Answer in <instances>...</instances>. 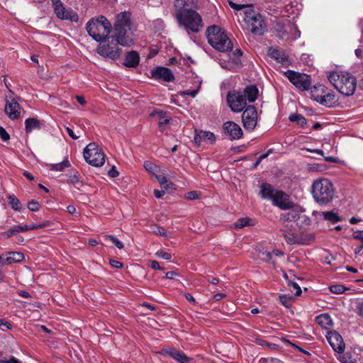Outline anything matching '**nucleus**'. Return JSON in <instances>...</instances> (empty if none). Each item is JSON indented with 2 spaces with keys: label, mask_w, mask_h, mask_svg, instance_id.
<instances>
[{
  "label": "nucleus",
  "mask_w": 363,
  "mask_h": 363,
  "mask_svg": "<svg viewBox=\"0 0 363 363\" xmlns=\"http://www.w3.org/2000/svg\"><path fill=\"white\" fill-rule=\"evenodd\" d=\"M131 21L129 12H121L116 16L113 34L99 41L98 53L106 57L116 60L119 57L122 46H130L133 43L131 37Z\"/></svg>",
  "instance_id": "1"
},
{
  "label": "nucleus",
  "mask_w": 363,
  "mask_h": 363,
  "mask_svg": "<svg viewBox=\"0 0 363 363\" xmlns=\"http://www.w3.org/2000/svg\"><path fill=\"white\" fill-rule=\"evenodd\" d=\"M176 18L179 27L183 28L189 34L199 33L203 27L201 15L191 9H179L176 13Z\"/></svg>",
  "instance_id": "2"
},
{
  "label": "nucleus",
  "mask_w": 363,
  "mask_h": 363,
  "mask_svg": "<svg viewBox=\"0 0 363 363\" xmlns=\"http://www.w3.org/2000/svg\"><path fill=\"white\" fill-rule=\"evenodd\" d=\"M311 193L318 203L326 205L333 201L335 196V188L329 179L320 178L313 182Z\"/></svg>",
  "instance_id": "3"
},
{
  "label": "nucleus",
  "mask_w": 363,
  "mask_h": 363,
  "mask_svg": "<svg viewBox=\"0 0 363 363\" xmlns=\"http://www.w3.org/2000/svg\"><path fill=\"white\" fill-rule=\"evenodd\" d=\"M328 78L342 94L349 96L354 93L357 81L355 77L350 73L333 72L329 74Z\"/></svg>",
  "instance_id": "4"
},
{
  "label": "nucleus",
  "mask_w": 363,
  "mask_h": 363,
  "mask_svg": "<svg viewBox=\"0 0 363 363\" xmlns=\"http://www.w3.org/2000/svg\"><path fill=\"white\" fill-rule=\"evenodd\" d=\"M207 38L209 44L216 50L225 52L233 50L232 40L225 30L218 26H211L208 28Z\"/></svg>",
  "instance_id": "5"
},
{
  "label": "nucleus",
  "mask_w": 363,
  "mask_h": 363,
  "mask_svg": "<svg viewBox=\"0 0 363 363\" xmlns=\"http://www.w3.org/2000/svg\"><path fill=\"white\" fill-rule=\"evenodd\" d=\"M111 28L110 22L103 16L97 18L90 19L86 25V29L89 35L97 42L101 41L109 36Z\"/></svg>",
  "instance_id": "6"
},
{
  "label": "nucleus",
  "mask_w": 363,
  "mask_h": 363,
  "mask_svg": "<svg viewBox=\"0 0 363 363\" xmlns=\"http://www.w3.org/2000/svg\"><path fill=\"white\" fill-rule=\"evenodd\" d=\"M281 231L289 245H308L314 240L313 234L296 232L291 225H286Z\"/></svg>",
  "instance_id": "7"
},
{
  "label": "nucleus",
  "mask_w": 363,
  "mask_h": 363,
  "mask_svg": "<svg viewBox=\"0 0 363 363\" xmlns=\"http://www.w3.org/2000/svg\"><path fill=\"white\" fill-rule=\"evenodd\" d=\"M273 30L277 37L285 41H293L298 38L301 32L296 24L288 23L284 24L281 22H276L273 26Z\"/></svg>",
  "instance_id": "8"
},
{
  "label": "nucleus",
  "mask_w": 363,
  "mask_h": 363,
  "mask_svg": "<svg viewBox=\"0 0 363 363\" xmlns=\"http://www.w3.org/2000/svg\"><path fill=\"white\" fill-rule=\"evenodd\" d=\"M86 162L94 167H101L105 162V155L95 143H89L84 150Z\"/></svg>",
  "instance_id": "9"
},
{
  "label": "nucleus",
  "mask_w": 363,
  "mask_h": 363,
  "mask_svg": "<svg viewBox=\"0 0 363 363\" xmlns=\"http://www.w3.org/2000/svg\"><path fill=\"white\" fill-rule=\"evenodd\" d=\"M244 21L247 28L254 35H262L264 34L266 26L262 16L259 13L251 12L245 13Z\"/></svg>",
  "instance_id": "10"
},
{
  "label": "nucleus",
  "mask_w": 363,
  "mask_h": 363,
  "mask_svg": "<svg viewBox=\"0 0 363 363\" xmlns=\"http://www.w3.org/2000/svg\"><path fill=\"white\" fill-rule=\"evenodd\" d=\"M285 75L289 80L301 91L309 89L311 85V79L308 74L288 70L285 72Z\"/></svg>",
  "instance_id": "11"
},
{
  "label": "nucleus",
  "mask_w": 363,
  "mask_h": 363,
  "mask_svg": "<svg viewBox=\"0 0 363 363\" xmlns=\"http://www.w3.org/2000/svg\"><path fill=\"white\" fill-rule=\"evenodd\" d=\"M227 102L233 112H240L247 107L246 99L241 91L229 92L227 95Z\"/></svg>",
  "instance_id": "12"
},
{
  "label": "nucleus",
  "mask_w": 363,
  "mask_h": 363,
  "mask_svg": "<svg viewBox=\"0 0 363 363\" xmlns=\"http://www.w3.org/2000/svg\"><path fill=\"white\" fill-rule=\"evenodd\" d=\"M242 121L244 128L247 130H253L257 123V112L255 106L246 107L242 115Z\"/></svg>",
  "instance_id": "13"
},
{
  "label": "nucleus",
  "mask_w": 363,
  "mask_h": 363,
  "mask_svg": "<svg viewBox=\"0 0 363 363\" xmlns=\"http://www.w3.org/2000/svg\"><path fill=\"white\" fill-rule=\"evenodd\" d=\"M283 218L286 221L296 222L300 228H306L311 224V220L308 216L294 210L284 214Z\"/></svg>",
  "instance_id": "14"
},
{
  "label": "nucleus",
  "mask_w": 363,
  "mask_h": 363,
  "mask_svg": "<svg viewBox=\"0 0 363 363\" xmlns=\"http://www.w3.org/2000/svg\"><path fill=\"white\" fill-rule=\"evenodd\" d=\"M327 340L333 349L337 353H342L345 350V343L342 336L336 331H330L326 335Z\"/></svg>",
  "instance_id": "15"
},
{
  "label": "nucleus",
  "mask_w": 363,
  "mask_h": 363,
  "mask_svg": "<svg viewBox=\"0 0 363 363\" xmlns=\"http://www.w3.org/2000/svg\"><path fill=\"white\" fill-rule=\"evenodd\" d=\"M224 133L230 140H238L242 136L241 128L233 121H227L223 125Z\"/></svg>",
  "instance_id": "16"
},
{
  "label": "nucleus",
  "mask_w": 363,
  "mask_h": 363,
  "mask_svg": "<svg viewBox=\"0 0 363 363\" xmlns=\"http://www.w3.org/2000/svg\"><path fill=\"white\" fill-rule=\"evenodd\" d=\"M272 201L274 205L283 210L289 209L293 206L289 196L282 191L276 190Z\"/></svg>",
  "instance_id": "17"
},
{
  "label": "nucleus",
  "mask_w": 363,
  "mask_h": 363,
  "mask_svg": "<svg viewBox=\"0 0 363 363\" xmlns=\"http://www.w3.org/2000/svg\"><path fill=\"white\" fill-rule=\"evenodd\" d=\"M152 75L155 79H162L169 82L174 79V74L170 69L164 67H157L152 70Z\"/></svg>",
  "instance_id": "18"
},
{
  "label": "nucleus",
  "mask_w": 363,
  "mask_h": 363,
  "mask_svg": "<svg viewBox=\"0 0 363 363\" xmlns=\"http://www.w3.org/2000/svg\"><path fill=\"white\" fill-rule=\"evenodd\" d=\"M5 112L10 119H17L21 114V106L14 99L6 101Z\"/></svg>",
  "instance_id": "19"
},
{
  "label": "nucleus",
  "mask_w": 363,
  "mask_h": 363,
  "mask_svg": "<svg viewBox=\"0 0 363 363\" xmlns=\"http://www.w3.org/2000/svg\"><path fill=\"white\" fill-rule=\"evenodd\" d=\"M216 141L215 135L210 131L196 130L194 135V142L200 145L202 142H207L211 144Z\"/></svg>",
  "instance_id": "20"
},
{
  "label": "nucleus",
  "mask_w": 363,
  "mask_h": 363,
  "mask_svg": "<svg viewBox=\"0 0 363 363\" xmlns=\"http://www.w3.org/2000/svg\"><path fill=\"white\" fill-rule=\"evenodd\" d=\"M164 354L171 357L180 363H186L191 359L187 357L183 352L177 350L174 348H169L164 350Z\"/></svg>",
  "instance_id": "21"
},
{
  "label": "nucleus",
  "mask_w": 363,
  "mask_h": 363,
  "mask_svg": "<svg viewBox=\"0 0 363 363\" xmlns=\"http://www.w3.org/2000/svg\"><path fill=\"white\" fill-rule=\"evenodd\" d=\"M269 55L279 63L289 64L288 55L282 50L271 48L269 49Z\"/></svg>",
  "instance_id": "22"
},
{
  "label": "nucleus",
  "mask_w": 363,
  "mask_h": 363,
  "mask_svg": "<svg viewBox=\"0 0 363 363\" xmlns=\"http://www.w3.org/2000/svg\"><path fill=\"white\" fill-rule=\"evenodd\" d=\"M140 62V56L136 51H130L126 53L124 65L127 67H136Z\"/></svg>",
  "instance_id": "23"
},
{
  "label": "nucleus",
  "mask_w": 363,
  "mask_h": 363,
  "mask_svg": "<svg viewBox=\"0 0 363 363\" xmlns=\"http://www.w3.org/2000/svg\"><path fill=\"white\" fill-rule=\"evenodd\" d=\"M318 103L325 106H333L336 103L335 96L326 88L324 95L321 98L319 97Z\"/></svg>",
  "instance_id": "24"
},
{
  "label": "nucleus",
  "mask_w": 363,
  "mask_h": 363,
  "mask_svg": "<svg viewBox=\"0 0 363 363\" xmlns=\"http://www.w3.org/2000/svg\"><path fill=\"white\" fill-rule=\"evenodd\" d=\"M242 94L245 95L246 101L254 102L257 99L258 89L255 86H249L245 89Z\"/></svg>",
  "instance_id": "25"
},
{
  "label": "nucleus",
  "mask_w": 363,
  "mask_h": 363,
  "mask_svg": "<svg viewBox=\"0 0 363 363\" xmlns=\"http://www.w3.org/2000/svg\"><path fill=\"white\" fill-rule=\"evenodd\" d=\"M276 190H274L272 186L267 183H263L260 186V194L262 198L267 199H272Z\"/></svg>",
  "instance_id": "26"
},
{
  "label": "nucleus",
  "mask_w": 363,
  "mask_h": 363,
  "mask_svg": "<svg viewBox=\"0 0 363 363\" xmlns=\"http://www.w3.org/2000/svg\"><path fill=\"white\" fill-rule=\"evenodd\" d=\"M316 323L323 328L328 329L333 323L331 317L327 313H322L315 318Z\"/></svg>",
  "instance_id": "27"
},
{
  "label": "nucleus",
  "mask_w": 363,
  "mask_h": 363,
  "mask_svg": "<svg viewBox=\"0 0 363 363\" xmlns=\"http://www.w3.org/2000/svg\"><path fill=\"white\" fill-rule=\"evenodd\" d=\"M25 125H26V131L27 133H30L33 130L40 128V121L35 118H27L25 121Z\"/></svg>",
  "instance_id": "28"
},
{
  "label": "nucleus",
  "mask_w": 363,
  "mask_h": 363,
  "mask_svg": "<svg viewBox=\"0 0 363 363\" xmlns=\"http://www.w3.org/2000/svg\"><path fill=\"white\" fill-rule=\"evenodd\" d=\"M67 182L69 184H72L74 185L75 188L77 189H80L82 186V183L80 182L78 172L76 170H71L69 174V179Z\"/></svg>",
  "instance_id": "29"
},
{
  "label": "nucleus",
  "mask_w": 363,
  "mask_h": 363,
  "mask_svg": "<svg viewBox=\"0 0 363 363\" xmlns=\"http://www.w3.org/2000/svg\"><path fill=\"white\" fill-rule=\"evenodd\" d=\"M317 214L323 217V219L329 220L333 223L341 221L340 217L336 213H334L333 211L317 212Z\"/></svg>",
  "instance_id": "30"
},
{
  "label": "nucleus",
  "mask_w": 363,
  "mask_h": 363,
  "mask_svg": "<svg viewBox=\"0 0 363 363\" xmlns=\"http://www.w3.org/2000/svg\"><path fill=\"white\" fill-rule=\"evenodd\" d=\"M325 91H326V87L323 85H318L314 86L313 89H311V97L313 100L317 102L319 101V97L321 98L323 95H324Z\"/></svg>",
  "instance_id": "31"
},
{
  "label": "nucleus",
  "mask_w": 363,
  "mask_h": 363,
  "mask_svg": "<svg viewBox=\"0 0 363 363\" xmlns=\"http://www.w3.org/2000/svg\"><path fill=\"white\" fill-rule=\"evenodd\" d=\"M60 19L69 20L73 22H77L79 19L78 15L71 9H66L63 11L62 14L60 17Z\"/></svg>",
  "instance_id": "32"
},
{
  "label": "nucleus",
  "mask_w": 363,
  "mask_h": 363,
  "mask_svg": "<svg viewBox=\"0 0 363 363\" xmlns=\"http://www.w3.org/2000/svg\"><path fill=\"white\" fill-rule=\"evenodd\" d=\"M254 223L252 222V220L248 217L246 218H242L238 219L235 223H234V228L235 229H241L246 226H251L253 225Z\"/></svg>",
  "instance_id": "33"
},
{
  "label": "nucleus",
  "mask_w": 363,
  "mask_h": 363,
  "mask_svg": "<svg viewBox=\"0 0 363 363\" xmlns=\"http://www.w3.org/2000/svg\"><path fill=\"white\" fill-rule=\"evenodd\" d=\"M352 237L354 239L358 240L361 242V245L357 247L354 250V254L358 255L363 248V230H357L354 232Z\"/></svg>",
  "instance_id": "34"
},
{
  "label": "nucleus",
  "mask_w": 363,
  "mask_h": 363,
  "mask_svg": "<svg viewBox=\"0 0 363 363\" xmlns=\"http://www.w3.org/2000/svg\"><path fill=\"white\" fill-rule=\"evenodd\" d=\"M69 167H70V162L67 158H65L62 162L57 164H51L50 165V169L53 171L61 172L65 168Z\"/></svg>",
  "instance_id": "35"
},
{
  "label": "nucleus",
  "mask_w": 363,
  "mask_h": 363,
  "mask_svg": "<svg viewBox=\"0 0 363 363\" xmlns=\"http://www.w3.org/2000/svg\"><path fill=\"white\" fill-rule=\"evenodd\" d=\"M26 228L25 227V225H14L12 228H11L9 230H8L6 232H5L4 234L8 238H10V237L16 235V233H18L21 232H22V233L26 232Z\"/></svg>",
  "instance_id": "36"
},
{
  "label": "nucleus",
  "mask_w": 363,
  "mask_h": 363,
  "mask_svg": "<svg viewBox=\"0 0 363 363\" xmlns=\"http://www.w3.org/2000/svg\"><path fill=\"white\" fill-rule=\"evenodd\" d=\"M54 11L57 16L60 18L61 15L63 13V11L65 9L62 2L60 0H52Z\"/></svg>",
  "instance_id": "37"
},
{
  "label": "nucleus",
  "mask_w": 363,
  "mask_h": 363,
  "mask_svg": "<svg viewBox=\"0 0 363 363\" xmlns=\"http://www.w3.org/2000/svg\"><path fill=\"white\" fill-rule=\"evenodd\" d=\"M289 120L291 122L296 123L301 127H303L306 124V119L301 114H291L289 116Z\"/></svg>",
  "instance_id": "38"
},
{
  "label": "nucleus",
  "mask_w": 363,
  "mask_h": 363,
  "mask_svg": "<svg viewBox=\"0 0 363 363\" xmlns=\"http://www.w3.org/2000/svg\"><path fill=\"white\" fill-rule=\"evenodd\" d=\"M8 201L9 205L13 210L20 211L21 209V202L14 195L9 196Z\"/></svg>",
  "instance_id": "39"
},
{
  "label": "nucleus",
  "mask_w": 363,
  "mask_h": 363,
  "mask_svg": "<svg viewBox=\"0 0 363 363\" xmlns=\"http://www.w3.org/2000/svg\"><path fill=\"white\" fill-rule=\"evenodd\" d=\"M262 255L264 256V257H263V259L266 261V262H270L272 257L273 255L274 256H282L284 255V252L279 250H272V252H262Z\"/></svg>",
  "instance_id": "40"
},
{
  "label": "nucleus",
  "mask_w": 363,
  "mask_h": 363,
  "mask_svg": "<svg viewBox=\"0 0 363 363\" xmlns=\"http://www.w3.org/2000/svg\"><path fill=\"white\" fill-rule=\"evenodd\" d=\"M48 225H49L48 221L43 222V223H40V224L31 223L30 225H25V227L26 228V232L28 230L43 228L48 227Z\"/></svg>",
  "instance_id": "41"
},
{
  "label": "nucleus",
  "mask_w": 363,
  "mask_h": 363,
  "mask_svg": "<svg viewBox=\"0 0 363 363\" xmlns=\"http://www.w3.org/2000/svg\"><path fill=\"white\" fill-rule=\"evenodd\" d=\"M340 355L337 357L342 363H354L352 356L350 353H339Z\"/></svg>",
  "instance_id": "42"
},
{
  "label": "nucleus",
  "mask_w": 363,
  "mask_h": 363,
  "mask_svg": "<svg viewBox=\"0 0 363 363\" xmlns=\"http://www.w3.org/2000/svg\"><path fill=\"white\" fill-rule=\"evenodd\" d=\"M105 240H110L118 249H122L124 247L123 242L113 235H105Z\"/></svg>",
  "instance_id": "43"
},
{
  "label": "nucleus",
  "mask_w": 363,
  "mask_h": 363,
  "mask_svg": "<svg viewBox=\"0 0 363 363\" xmlns=\"http://www.w3.org/2000/svg\"><path fill=\"white\" fill-rule=\"evenodd\" d=\"M144 167L148 172L152 174H154L157 170V167L150 161H145L144 162Z\"/></svg>",
  "instance_id": "44"
},
{
  "label": "nucleus",
  "mask_w": 363,
  "mask_h": 363,
  "mask_svg": "<svg viewBox=\"0 0 363 363\" xmlns=\"http://www.w3.org/2000/svg\"><path fill=\"white\" fill-rule=\"evenodd\" d=\"M330 289L332 293L336 294H342V292H344V291L345 290V288L342 285L337 284V285L331 286Z\"/></svg>",
  "instance_id": "45"
},
{
  "label": "nucleus",
  "mask_w": 363,
  "mask_h": 363,
  "mask_svg": "<svg viewBox=\"0 0 363 363\" xmlns=\"http://www.w3.org/2000/svg\"><path fill=\"white\" fill-rule=\"evenodd\" d=\"M156 256L165 260H170L172 255L170 253L164 252L163 250H159L156 252Z\"/></svg>",
  "instance_id": "46"
},
{
  "label": "nucleus",
  "mask_w": 363,
  "mask_h": 363,
  "mask_svg": "<svg viewBox=\"0 0 363 363\" xmlns=\"http://www.w3.org/2000/svg\"><path fill=\"white\" fill-rule=\"evenodd\" d=\"M40 203L35 200H32L28 203V208L32 211H38L40 209Z\"/></svg>",
  "instance_id": "47"
},
{
  "label": "nucleus",
  "mask_w": 363,
  "mask_h": 363,
  "mask_svg": "<svg viewBox=\"0 0 363 363\" xmlns=\"http://www.w3.org/2000/svg\"><path fill=\"white\" fill-rule=\"evenodd\" d=\"M289 286L290 287L293 288V289L295 290L294 294L296 296H300L301 294V287L299 286V285L297 283L294 282V281H289Z\"/></svg>",
  "instance_id": "48"
},
{
  "label": "nucleus",
  "mask_w": 363,
  "mask_h": 363,
  "mask_svg": "<svg viewBox=\"0 0 363 363\" xmlns=\"http://www.w3.org/2000/svg\"><path fill=\"white\" fill-rule=\"evenodd\" d=\"M280 302L286 307L289 308L291 304V298L285 295L279 296Z\"/></svg>",
  "instance_id": "49"
},
{
  "label": "nucleus",
  "mask_w": 363,
  "mask_h": 363,
  "mask_svg": "<svg viewBox=\"0 0 363 363\" xmlns=\"http://www.w3.org/2000/svg\"><path fill=\"white\" fill-rule=\"evenodd\" d=\"M12 254H13V257H8L7 261H9L10 259H12L14 262H18V261H21V259H23V255L22 253L13 252H12Z\"/></svg>",
  "instance_id": "50"
},
{
  "label": "nucleus",
  "mask_w": 363,
  "mask_h": 363,
  "mask_svg": "<svg viewBox=\"0 0 363 363\" xmlns=\"http://www.w3.org/2000/svg\"><path fill=\"white\" fill-rule=\"evenodd\" d=\"M199 194L196 191H189L186 194L185 197L189 200H195L199 198Z\"/></svg>",
  "instance_id": "51"
},
{
  "label": "nucleus",
  "mask_w": 363,
  "mask_h": 363,
  "mask_svg": "<svg viewBox=\"0 0 363 363\" xmlns=\"http://www.w3.org/2000/svg\"><path fill=\"white\" fill-rule=\"evenodd\" d=\"M0 137L4 141H8L10 139L9 134L1 126H0Z\"/></svg>",
  "instance_id": "52"
},
{
  "label": "nucleus",
  "mask_w": 363,
  "mask_h": 363,
  "mask_svg": "<svg viewBox=\"0 0 363 363\" xmlns=\"http://www.w3.org/2000/svg\"><path fill=\"white\" fill-rule=\"evenodd\" d=\"M284 341L286 342H287L288 344L291 345L294 348H295L298 351H299V352H302L303 354H306L307 355H310L311 354L308 351L303 350V348L300 347L299 346L296 345V344L291 342L289 340H284Z\"/></svg>",
  "instance_id": "53"
},
{
  "label": "nucleus",
  "mask_w": 363,
  "mask_h": 363,
  "mask_svg": "<svg viewBox=\"0 0 363 363\" xmlns=\"http://www.w3.org/2000/svg\"><path fill=\"white\" fill-rule=\"evenodd\" d=\"M157 180L160 182L162 186L166 188V185L167 184V178L163 175H155Z\"/></svg>",
  "instance_id": "54"
},
{
  "label": "nucleus",
  "mask_w": 363,
  "mask_h": 363,
  "mask_svg": "<svg viewBox=\"0 0 363 363\" xmlns=\"http://www.w3.org/2000/svg\"><path fill=\"white\" fill-rule=\"evenodd\" d=\"M157 114H158L159 119H160V122H159L160 125H166V124L169 123V118H164L163 116V113L162 112H158Z\"/></svg>",
  "instance_id": "55"
},
{
  "label": "nucleus",
  "mask_w": 363,
  "mask_h": 363,
  "mask_svg": "<svg viewBox=\"0 0 363 363\" xmlns=\"http://www.w3.org/2000/svg\"><path fill=\"white\" fill-rule=\"evenodd\" d=\"M118 174L119 172L117 171L115 166H113L108 172V175L111 178L117 177Z\"/></svg>",
  "instance_id": "56"
},
{
  "label": "nucleus",
  "mask_w": 363,
  "mask_h": 363,
  "mask_svg": "<svg viewBox=\"0 0 363 363\" xmlns=\"http://www.w3.org/2000/svg\"><path fill=\"white\" fill-rule=\"evenodd\" d=\"M242 51L240 49H236L230 56L233 60L235 61L239 57L242 55Z\"/></svg>",
  "instance_id": "57"
},
{
  "label": "nucleus",
  "mask_w": 363,
  "mask_h": 363,
  "mask_svg": "<svg viewBox=\"0 0 363 363\" xmlns=\"http://www.w3.org/2000/svg\"><path fill=\"white\" fill-rule=\"evenodd\" d=\"M109 263L114 268L120 269L123 267V263L115 259H110Z\"/></svg>",
  "instance_id": "58"
},
{
  "label": "nucleus",
  "mask_w": 363,
  "mask_h": 363,
  "mask_svg": "<svg viewBox=\"0 0 363 363\" xmlns=\"http://www.w3.org/2000/svg\"><path fill=\"white\" fill-rule=\"evenodd\" d=\"M199 87L194 90H187L184 92V95H188L191 97H195L199 92Z\"/></svg>",
  "instance_id": "59"
},
{
  "label": "nucleus",
  "mask_w": 363,
  "mask_h": 363,
  "mask_svg": "<svg viewBox=\"0 0 363 363\" xmlns=\"http://www.w3.org/2000/svg\"><path fill=\"white\" fill-rule=\"evenodd\" d=\"M1 363H21L14 357H11L9 359L0 360Z\"/></svg>",
  "instance_id": "60"
},
{
  "label": "nucleus",
  "mask_w": 363,
  "mask_h": 363,
  "mask_svg": "<svg viewBox=\"0 0 363 363\" xmlns=\"http://www.w3.org/2000/svg\"><path fill=\"white\" fill-rule=\"evenodd\" d=\"M150 266L154 269H162L160 267L159 262L157 261L153 260L150 262Z\"/></svg>",
  "instance_id": "61"
},
{
  "label": "nucleus",
  "mask_w": 363,
  "mask_h": 363,
  "mask_svg": "<svg viewBox=\"0 0 363 363\" xmlns=\"http://www.w3.org/2000/svg\"><path fill=\"white\" fill-rule=\"evenodd\" d=\"M225 296H226V295L225 294H221V293L216 294L213 296V300H214L215 301H220V299H222L223 298H225Z\"/></svg>",
  "instance_id": "62"
},
{
  "label": "nucleus",
  "mask_w": 363,
  "mask_h": 363,
  "mask_svg": "<svg viewBox=\"0 0 363 363\" xmlns=\"http://www.w3.org/2000/svg\"><path fill=\"white\" fill-rule=\"evenodd\" d=\"M185 297H186V300L189 301L192 304L195 305L196 303L195 298L193 297V296L191 294H186Z\"/></svg>",
  "instance_id": "63"
},
{
  "label": "nucleus",
  "mask_w": 363,
  "mask_h": 363,
  "mask_svg": "<svg viewBox=\"0 0 363 363\" xmlns=\"http://www.w3.org/2000/svg\"><path fill=\"white\" fill-rule=\"evenodd\" d=\"M164 191H160V190H157V189H155L154 190V195L157 199L162 198L164 196Z\"/></svg>",
  "instance_id": "64"
}]
</instances>
